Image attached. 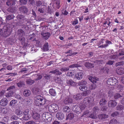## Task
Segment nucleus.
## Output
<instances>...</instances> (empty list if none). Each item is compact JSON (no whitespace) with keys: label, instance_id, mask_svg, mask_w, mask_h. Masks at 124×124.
Instances as JSON below:
<instances>
[{"label":"nucleus","instance_id":"f257e3e1","mask_svg":"<svg viewBox=\"0 0 124 124\" xmlns=\"http://www.w3.org/2000/svg\"><path fill=\"white\" fill-rule=\"evenodd\" d=\"M46 102V99L42 96L38 95L36 97L35 103L37 106H43L45 104Z\"/></svg>","mask_w":124,"mask_h":124},{"label":"nucleus","instance_id":"f03ea898","mask_svg":"<svg viewBox=\"0 0 124 124\" xmlns=\"http://www.w3.org/2000/svg\"><path fill=\"white\" fill-rule=\"evenodd\" d=\"M11 31L10 30L7 28V29H0V34L4 37H7L10 35L11 34Z\"/></svg>","mask_w":124,"mask_h":124},{"label":"nucleus","instance_id":"7ed1b4c3","mask_svg":"<svg viewBox=\"0 0 124 124\" xmlns=\"http://www.w3.org/2000/svg\"><path fill=\"white\" fill-rule=\"evenodd\" d=\"M106 44H102L100 45L103 43V42L102 41H99L98 42V43L97 44V46H99L98 48H105L108 46V45L111 44L112 43L111 41L108 40H106L105 41Z\"/></svg>","mask_w":124,"mask_h":124},{"label":"nucleus","instance_id":"20e7f679","mask_svg":"<svg viewBox=\"0 0 124 124\" xmlns=\"http://www.w3.org/2000/svg\"><path fill=\"white\" fill-rule=\"evenodd\" d=\"M107 84L110 85H115L117 84L118 82L117 80L114 78H108L107 82Z\"/></svg>","mask_w":124,"mask_h":124},{"label":"nucleus","instance_id":"39448f33","mask_svg":"<svg viewBox=\"0 0 124 124\" xmlns=\"http://www.w3.org/2000/svg\"><path fill=\"white\" fill-rule=\"evenodd\" d=\"M59 107L58 105L55 103H54L49 105L48 108V110L51 113H54L55 111L57 110Z\"/></svg>","mask_w":124,"mask_h":124},{"label":"nucleus","instance_id":"423d86ee","mask_svg":"<svg viewBox=\"0 0 124 124\" xmlns=\"http://www.w3.org/2000/svg\"><path fill=\"white\" fill-rule=\"evenodd\" d=\"M94 101V99L92 97H87L85 98L83 100V103L85 105H89L92 103Z\"/></svg>","mask_w":124,"mask_h":124},{"label":"nucleus","instance_id":"0eeeda50","mask_svg":"<svg viewBox=\"0 0 124 124\" xmlns=\"http://www.w3.org/2000/svg\"><path fill=\"white\" fill-rule=\"evenodd\" d=\"M107 102V101L105 99L102 98L101 99L100 101L99 102L100 105L101 106H103V107L101 108V110L103 111H105L106 110V107L105 106L104 107V106Z\"/></svg>","mask_w":124,"mask_h":124},{"label":"nucleus","instance_id":"6e6552de","mask_svg":"<svg viewBox=\"0 0 124 124\" xmlns=\"http://www.w3.org/2000/svg\"><path fill=\"white\" fill-rule=\"evenodd\" d=\"M117 102L114 100H110L108 102V106L109 108H113L116 105Z\"/></svg>","mask_w":124,"mask_h":124},{"label":"nucleus","instance_id":"1a4fd4ad","mask_svg":"<svg viewBox=\"0 0 124 124\" xmlns=\"http://www.w3.org/2000/svg\"><path fill=\"white\" fill-rule=\"evenodd\" d=\"M41 35L42 36L43 39L46 40L51 35L50 33L49 32L46 33L42 32L41 33Z\"/></svg>","mask_w":124,"mask_h":124},{"label":"nucleus","instance_id":"9d476101","mask_svg":"<svg viewBox=\"0 0 124 124\" xmlns=\"http://www.w3.org/2000/svg\"><path fill=\"white\" fill-rule=\"evenodd\" d=\"M116 71L118 74H122L124 73V68L122 67H118L116 69Z\"/></svg>","mask_w":124,"mask_h":124},{"label":"nucleus","instance_id":"9b49d317","mask_svg":"<svg viewBox=\"0 0 124 124\" xmlns=\"http://www.w3.org/2000/svg\"><path fill=\"white\" fill-rule=\"evenodd\" d=\"M83 76V74L81 72H80L76 74L75 75V78L79 80L82 79Z\"/></svg>","mask_w":124,"mask_h":124},{"label":"nucleus","instance_id":"f8f14e48","mask_svg":"<svg viewBox=\"0 0 124 124\" xmlns=\"http://www.w3.org/2000/svg\"><path fill=\"white\" fill-rule=\"evenodd\" d=\"M8 101L6 98L2 99L0 101V104L2 106H5L8 103Z\"/></svg>","mask_w":124,"mask_h":124},{"label":"nucleus","instance_id":"ddd939ff","mask_svg":"<svg viewBox=\"0 0 124 124\" xmlns=\"http://www.w3.org/2000/svg\"><path fill=\"white\" fill-rule=\"evenodd\" d=\"M56 117L58 120H62L63 118L64 115L62 112H58L56 114Z\"/></svg>","mask_w":124,"mask_h":124},{"label":"nucleus","instance_id":"4468645a","mask_svg":"<svg viewBox=\"0 0 124 124\" xmlns=\"http://www.w3.org/2000/svg\"><path fill=\"white\" fill-rule=\"evenodd\" d=\"M35 34L33 33L32 34L30 35L28 37V40H32V41H36V38H35Z\"/></svg>","mask_w":124,"mask_h":124},{"label":"nucleus","instance_id":"2eb2a0df","mask_svg":"<svg viewBox=\"0 0 124 124\" xmlns=\"http://www.w3.org/2000/svg\"><path fill=\"white\" fill-rule=\"evenodd\" d=\"M85 66L88 69H91L93 68L94 64H92L89 62H86L84 64Z\"/></svg>","mask_w":124,"mask_h":124},{"label":"nucleus","instance_id":"dca6fc26","mask_svg":"<svg viewBox=\"0 0 124 124\" xmlns=\"http://www.w3.org/2000/svg\"><path fill=\"white\" fill-rule=\"evenodd\" d=\"M20 11L21 13H26L28 11L27 8L25 6H23L20 8Z\"/></svg>","mask_w":124,"mask_h":124},{"label":"nucleus","instance_id":"f3484780","mask_svg":"<svg viewBox=\"0 0 124 124\" xmlns=\"http://www.w3.org/2000/svg\"><path fill=\"white\" fill-rule=\"evenodd\" d=\"M72 99L68 97L65 99L64 101V103L65 104L71 103L72 102Z\"/></svg>","mask_w":124,"mask_h":124},{"label":"nucleus","instance_id":"a211bd4d","mask_svg":"<svg viewBox=\"0 0 124 124\" xmlns=\"http://www.w3.org/2000/svg\"><path fill=\"white\" fill-rule=\"evenodd\" d=\"M32 117L33 119L37 120L40 119V116L39 114L34 112L33 113Z\"/></svg>","mask_w":124,"mask_h":124},{"label":"nucleus","instance_id":"6ab92c4d","mask_svg":"<svg viewBox=\"0 0 124 124\" xmlns=\"http://www.w3.org/2000/svg\"><path fill=\"white\" fill-rule=\"evenodd\" d=\"M98 117L100 120H103L108 117V115L105 114H101L98 116Z\"/></svg>","mask_w":124,"mask_h":124},{"label":"nucleus","instance_id":"aec40b11","mask_svg":"<svg viewBox=\"0 0 124 124\" xmlns=\"http://www.w3.org/2000/svg\"><path fill=\"white\" fill-rule=\"evenodd\" d=\"M18 35L20 37H22L25 35L24 31L22 29H19L17 31Z\"/></svg>","mask_w":124,"mask_h":124},{"label":"nucleus","instance_id":"412c9836","mask_svg":"<svg viewBox=\"0 0 124 124\" xmlns=\"http://www.w3.org/2000/svg\"><path fill=\"white\" fill-rule=\"evenodd\" d=\"M67 83L72 86H74L76 85V82H74L72 80H67L66 81Z\"/></svg>","mask_w":124,"mask_h":124},{"label":"nucleus","instance_id":"4be33fe9","mask_svg":"<svg viewBox=\"0 0 124 124\" xmlns=\"http://www.w3.org/2000/svg\"><path fill=\"white\" fill-rule=\"evenodd\" d=\"M15 2V0H8L6 3L8 6H11L14 4Z\"/></svg>","mask_w":124,"mask_h":124},{"label":"nucleus","instance_id":"5701e85b","mask_svg":"<svg viewBox=\"0 0 124 124\" xmlns=\"http://www.w3.org/2000/svg\"><path fill=\"white\" fill-rule=\"evenodd\" d=\"M108 94L109 97L111 99H113L114 93L112 90H110L108 92Z\"/></svg>","mask_w":124,"mask_h":124},{"label":"nucleus","instance_id":"b1692460","mask_svg":"<svg viewBox=\"0 0 124 124\" xmlns=\"http://www.w3.org/2000/svg\"><path fill=\"white\" fill-rule=\"evenodd\" d=\"M49 94L53 96H55L56 95V93L54 89L52 88L50 89L49 90Z\"/></svg>","mask_w":124,"mask_h":124},{"label":"nucleus","instance_id":"393cba45","mask_svg":"<svg viewBox=\"0 0 124 124\" xmlns=\"http://www.w3.org/2000/svg\"><path fill=\"white\" fill-rule=\"evenodd\" d=\"M89 79L94 84L96 83L97 81H98V79L96 77H90Z\"/></svg>","mask_w":124,"mask_h":124},{"label":"nucleus","instance_id":"a878e982","mask_svg":"<svg viewBox=\"0 0 124 124\" xmlns=\"http://www.w3.org/2000/svg\"><path fill=\"white\" fill-rule=\"evenodd\" d=\"M23 94L25 96H28L30 94L31 91L28 90H26L24 91Z\"/></svg>","mask_w":124,"mask_h":124},{"label":"nucleus","instance_id":"bb28decb","mask_svg":"<svg viewBox=\"0 0 124 124\" xmlns=\"http://www.w3.org/2000/svg\"><path fill=\"white\" fill-rule=\"evenodd\" d=\"M74 117V116L73 114L70 113L68 114L67 116L66 119L71 120L73 119Z\"/></svg>","mask_w":124,"mask_h":124},{"label":"nucleus","instance_id":"cd10ccee","mask_svg":"<svg viewBox=\"0 0 124 124\" xmlns=\"http://www.w3.org/2000/svg\"><path fill=\"white\" fill-rule=\"evenodd\" d=\"M122 96L119 93H116L114 94V95L113 98L115 100L118 99L122 97Z\"/></svg>","mask_w":124,"mask_h":124},{"label":"nucleus","instance_id":"c85d7f7f","mask_svg":"<svg viewBox=\"0 0 124 124\" xmlns=\"http://www.w3.org/2000/svg\"><path fill=\"white\" fill-rule=\"evenodd\" d=\"M87 83L86 81L82 80L81 81L78 82V84L79 86H83L85 85Z\"/></svg>","mask_w":124,"mask_h":124},{"label":"nucleus","instance_id":"c756f323","mask_svg":"<svg viewBox=\"0 0 124 124\" xmlns=\"http://www.w3.org/2000/svg\"><path fill=\"white\" fill-rule=\"evenodd\" d=\"M117 120L115 119H113L111 120L109 123V124H119Z\"/></svg>","mask_w":124,"mask_h":124},{"label":"nucleus","instance_id":"7c9ffc66","mask_svg":"<svg viewBox=\"0 0 124 124\" xmlns=\"http://www.w3.org/2000/svg\"><path fill=\"white\" fill-rule=\"evenodd\" d=\"M16 85L19 87H21L25 85L24 82L23 81H20L16 83Z\"/></svg>","mask_w":124,"mask_h":124},{"label":"nucleus","instance_id":"2f4dec72","mask_svg":"<svg viewBox=\"0 0 124 124\" xmlns=\"http://www.w3.org/2000/svg\"><path fill=\"white\" fill-rule=\"evenodd\" d=\"M43 49L44 51H47L49 50L48 46L47 43L45 44L43 46Z\"/></svg>","mask_w":124,"mask_h":124},{"label":"nucleus","instance_id":"473e14b6","mask_svg":"<svg viewBox=\"0 0 124 124\" xmlns=\"http://www.w3.org/2000/svg\"><path fill=\"white\" fill-rule=\"evenodd\" d=\"M70 110L69 107L67 106H65L63 108V112H69Z\"/></svg>","mask_w":124,"mask_h":124},{"label":"nucleus","instance_id":"72a5a7b5","mask_svg":"<svg viewBox=\"0 0 124 124\" xmlns=\"http://www.w3.org/2000/svg\"><path fill=\"white\" fill-rule=\"evenodd\" d=\"M45 119L47 120H49V121H51V115H48V113L46 114L45 115Z\"/></svg>","mask_w":124,"mask_h":124},{"label":"nucleus","instance_id":"f704fd0d","mask_svg":"<svg viewBox=\"0 0 124 124\" xmlns=\"http://www.w3.org/2000/svg\"><path fill=\"white\" fill-rule=\"evenodd\" d=\"M42 2L40 0L36 1L35 2V5L37 7H40L42 4Z\"/></svg>","mask_w":124,"mask_h":124},{"label":"nucleus","instance_id":"c9c22d12","mask_svg":"<svg viewBox=\"0 0 124 124\" xmlns=\"http://www.w3.org/2000/svg\"><path fill=\"white\" fill-rule=\"evenodd\" d=\"M13 94V91L11 90L7 93L6 96L7 97H9L11 96Z\"/></svg>","mask_w":124,"mask_h":124},{"label":"nucleus","instance_id":"e433bc0d","mask_svg":"<svg viewBox=\"0 0 124 124\" xmlns=\"http://www.w3.org/2000/svg\"><path fill=\"white\" fill-rule=\"evenodd\" d=\"M74 74V72L70 70L68 71L66 75L67 76L70 77H72L73 76Z\"/></svg>","mask_w":124,"mask_h":124},{"label":"nucleus","instance_id":"4c0bfd02","mask_svg":"<svg viewBox=\"0 0 124 124\" xmlns=\"http://www.w3.org/2000/svg\"><path fill=\"white\" fill-rule=\"evenodd\" d=\"M88 117L93 119H96L97 118L96 114L93 112L90 115H88Z\"/></svg>","mask_w":124,"mask_h":124},{"label":"nucleus","instance_id":"58836bf2","mask_svg":"<svg viewBox=\"0 0 124 124\" xmlns=\"http://www.w3.org/2000/svg\"><path fill=\"white\" fill-rule=\"evenodd\" d=\"M17 102V101L15 100H13L11 101L9 103V106H13Z\"/></svg>","mask_w":124,"mask_h":124},{"label":"nucleus","instance_id":"ea45409f","mask_svg":"<svg viewBox=\"0 0 124 124\" xmlns=\"http://www.w3.org/2000/svg\"><path fill=\"white\" fill-rule=\"evenodd\" d=\"M99 110V108L97 107H94L93 108V113L95 114H97Z\"/></svg>","mask_w":124,"mask_h":124},{"label":"nucleus","instance_id":"a19ab883","mask_svg":"<svg viewBox=\"0 0 124 124\" xmlns=\"http://www.w3.org/2000/svg\"><path fill=\"white\" fill-rule=\"evenodd\" d=\"M15 113L17 115H20L22 113V112L19 109H16L15 111Z\"/></svg>","mask_w":124,"mask_h":124},{"label":"nucleus","instance_id":"79ce46f5","mask_svg":"<svg viewBox=\"0 0 124 124\" xmlns=\"http://www.w3.org/2000/svg\"><path fill=\"white\" fill-rule=\"evenodd\" d=\"M87 87L85 85H83L80 86L79 87L80 89L82 91H85L87 90Z\"/></svg>","mask_w":124,"mask_h":124},{"label":"nucleus","instance_id":"37998d69","mask_svg":"<svg viewBox=\"0 0 124 124\" xmlns=\"http://www.w3.org/2000/svg\"><path fill=\"white\" fill-rule=\"evenodd\" d=\"M81 98V95L79 94H77L76 95H74L73 97V98L76 100L79 99H80Z\"/></svg>","mask_w":124,"mask_h":124},{"label":"nucleus","instance_id":"c03bdc74","mask_svg":"<svg viewBox=\"0 0 124 124\" xmlns=\"http://www.w3.org/2000/svg\"><path fill=\"white\" fill-rule=\"evenodd\" d=\"M23 119L25 120H27L30 118L29 114H23Z\"/></svg>","mask_w":124,"mask_h":124},{"label":"nucleus","instance_id":"a18cd8bd","mask_svg":"<svg viewBox=\"0 0 124 124\" xmlns=\"http://www.w3.org/2000/svg\"><path fill=\"white\" fill-rule=\"evenodd\" d=\"M96 84L93 83L89 86V88L90 89L93 90L96 87Z\"/></svg>","mask_w":124,"mask_h":124},{"label":"nucleus","instance_id":"49530a36","mask_svg":"<svg viewBox=\"0 0 124 124\" xmlns=\"http://www.w3.org/2000/svg\"><path fill=\"white\" fill-rule=\"evenodd\" d=\"M9 109L7 108H3L2 110V112L4 114H7L8 111Z\"/></svg>","mask_w":124,"mask_h":124},{"label":"nucleus","instance_id":"de8ad7c7","mask_svg":"<svg viewBox=\"0 0 124 124\" xmlns=\"http://www.w3.org/2000/svg\"><path fill=\"white\" fill-rule=\"evenodd\" d=\"M15 87L14 85H12L8 88L7 89V91H13L15 90Z\"/></svg>","mask_w":124,"mask_h":124},{"label":"nucleus","instance_id":"09e8293b","mask_svg":"<svg viewBox=\"0 0 124 124\" xmlns=\"http://www.w3.org/2000/svg\"><path fill=\"white\" fill-rule=\"evenodd\" d=\"M69 69L68 67H64L61 68L60 70L62 72H65L68 70Z\"/></svg>","mask_w":124,"mask_h":124},{"label":"nucleus","instance_id":"8fccbe9b","mask_svg":"<svg viewBox=\"0 0 124 124\" xmlns=\"http://www.w3.org/2000/svg\"><path fill=\"white\" fill-rule=\"evenodd\" d=\"M80 67L79 65L77 64H74L69 66L70 68H73L75 67Z\"/></svg>","mask_w":124,"mask_h":124},{"label":"nucleus","instance_id":"3c124183","mask_svg":"<svg viewBox=\"0 0 124 124\" xmlns=\"http://www.w3.org/2000/svg\"><path fill=\"white\" fill-rule=\"evenodd\" d=\"M26 82L27 84H28L31 85L34 83V82L31 79H29L27 80Z\"/></svg>","mask_w":124,"mask_h":124},{"label":"nucleus","instance_id":"603ef678","mask_svg":"<svg viewBox=\"0 0 124 124\" xmlns=\"http://www.w3.org/2000/svg\"><path fill=\"white\" fill-rule=\"evenodd\" d=\"M56 8L58 9H59L60 7V0H56Z\"/></svg>","mask_w":124,"mask_h":124},{"label":"nucleus","instance_id":"864d4df0","mask_svg":"<svg viewBox=\"0 0 124 124\" xmlns=\"http://www.w3.org/2000/svg\"><path fill=\"white\" fill-rule=\"evenodd\" d=\"M13 18L14 17L13 15H9L7 16L6 19L7 20H9Z\"/></svg>","mask_w":124,"mask_h":124},{"label":"nucleus","instance_id":"5fc2aeb1","mask_svg":"<svg viewBox=\"0 0 124 124\" xmlns=\"http://www.w3.org/2000/svg\"><path fill=\"white\" fill-rule=\"evenodd\" d=\"M55 74L57 75H60L62 74L61 72H60L58 69H55Z\"/></svg>","mask_w":124,"mask_h":124},{"label":"nucleus","instance_id":"6e6d98bb","mask_svg":"<svg viewBox=\"0 0 124 124\" xmlns=\"http://www.w3.org/2000/svg\"><path fill=\"white\" fill-rule=\"evenodd\" d=\"M123 106L121 105H118L116 107L117 109L118 110H122L123 109Z\"/></svg>","mask_w":124,"mask_h":124},{"label":"nucleus","instance_id":"4d7b16f0","mask_svg":"<svg viewBox=\"0 0 124 124\" xmlns=\"http://www.w3.org/2000/svg\"><path fill=\"white\" fill-rule=\"evenodd\" d=\"M19 1L21 5H25L27 3V0H20Z\"/></svg>","mask_w":124,"mask_h":124},{"label":"nucleus","instance_id":"13d9d810","mask_svg":"<svg viewBox=\"0 0 124 124\" xmlns=\"http://www.w3.org/2000/svg\"><path fill=\"white\" fill-rule=\"evenodd\" d=\"M119 114L117 112H115L111 114V116L112 117H114L116 116Z\"/></svg>","mask_w":124,"mask_h":124},{"label":"nucleus","instance_id":"bf43d9fd","mask_svg":"<svg viewBox=\"0 0 124 124\" xmlns=\"http://www.w3.org/2000/svg\"><path fill=\"white\" fill-rule=\"evenodd\" d=\"M124 63V62L123 61H121L120 62L116 63L115 64V66H116L117 67L118 66L122 65Z\"/></svg>","mask_w":124,"mask_h":124},{"label":"nucleus","instance_id":"052dcab7","mask_svg":"<svg viewBox=\"0 0 124 124\" xmlns=\"http://www.w3.org/2000/svg\"><path fill=\"white\" fill-rule=\"evenodd\" d=\"M28 2L29 4L33 5L35 4L34 0H28Z\"/></svg>","mask_w":124,"mask_h":124},{"label":"nucleus","instance_id":"680f3d73","mask_svg":"<svg viewBox=\"0 0 124 124\" xmlns=\"http://www.w3.org/2000/svg\"><path fill=\"white\" fill-rule=\"evenodd\" d=\"M42 78V76L40 75H37L36 76L35 80H36L40 79Z\"/></svg>","mask_w":124,"mask_h":124},{"label":"nucleus","instance_id":"e2e57ef3","mask_svg":"<svg viewBox=\"0 0 124 124\" xmlns=\"http://www.w3.org/2000/svg\"><path fill=\"white\" fill-rule=\"evenodd\" d=\"M89 112H90L89 110H86L84 112L83 114L84 115H85L88 117V115H89L88 114L89 113Z\"/></svg>","mask_w":124,"mask_h":124},{"label":"nucleus","instance_id":"0e129e2a","mask_svg":"<svg viewBox=\"0 0 124 124\" xmlns=\"http://www.w3.org/2000/svg\"><path fill=\"white\" fill-rule=\"evenodd\" d=\"M80 110L81 109L79 107L77 106L74 111L75 112H79Z\"/></svg>","mask_w":124,"mask_h":124},{"label":"nucleus","instance_id":"69168bd1","mask_svg":"<svg viewBox=\"0 0 124 124\" xmlns=\"http://www.w3.org/2000/svg\"><path fill=\"white\" fill-rule=\"evenodd\" d=\"M44 77V78L47 80H49L51 77V76L50 75H48L47 74H45Z\"/></svg>","mask_w":124,"mask_h":124},{"label":"nucleus","instance_id":"338daca9","mask_svg":"<svg viewBox=\"0 0 124 124\" xmlns=\"http://www.w3.org/2000/svg\"><path fill=\"white\" fill-rule=\"evenodd\" d=\"M114 62V61L111 60H108L106 64L110 65H112Z\"/></svg>","mask_w":124,"mask_h":124},{"label":"nucleus","instance_id":"774afa93","mask_svg":"<svg viewBox=\"0 0 124 124\" xmlns=\"http://www.w3.org/2000/svg\"><path fill=\"white\" fill-rule=\"evenodd\" d=\"M35 123L33 121H31L26 122L25 124H35Z\"/></svg>","mask_w":124,"mask_h":124}]
</instances>
